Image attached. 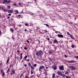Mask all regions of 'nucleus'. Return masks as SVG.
I'll return each mask as SVG.
<instances>
[{"label": "nucleus", "instance_id": "obj_1", "mask_svg": "<svg viewBox=\"0 0 78 78\" xmlns=\"http://www.w3.org/2000/svg\"><path fill=\"white\" fill-rule=\"evenodd\" d=\"M36 55L37 56H42V55H44V53L42 51H39L37 52Z\"/></svg>", "mask_w": 78, "mask_h": 78}, {"label": "nucleus", "instance_id": "obj_2", "mask_svg": "<svg viewBox=\"0 0 78 78\" xmlns=\"http://www.w3.org/2000/svg\"><path fill=\"white\" fill-rule=\"evenodd\" d=\"M45 68V66H41L39 68V70L40 72H42V69H43Z\"/></svg>", "mask_w": 78, "mask_h": 78}, {"label": "nucleus", "instance_id": "obj_3", "mask_svg": "<svg viewBox=\"0 0 78 78\" xmlns=\"http://www.w3.org/2000/svg\"><path fill=\"white\" fill-rule=\"evenodd\" d=\"M13 9H12L10 10H9L8 11V12L9 13H11V14H12V12H13Z\"/></svg>", "mask_w": 78, "mask_h": 78}, {"label": "nucleus", "instance_id": "obj_4", "mask_svg": "<svg viewBox=\"0 0 78 78\" xmlns=\"http://www.w3.org/2000/svg\"><path fill=\"white\" fill-rule=\"evenodd\" d=\"M57 73L58 75H61V76H62V72L60 71H58L57 72Z\"/></svg>", "mask_w": 78, "mask_h": 78}, {"label": "nucleus", "instance_id": "obj_5", "mask_svg": "<svg viewBox=\"0 0 78 78\" xmlns=\"http://www.w3.org/2000/svg\"><path fill=\"white\" fill-rule=\"evenodd\" d=\"M69 67L70 68H71L72 70H75V69H76V68L75 67L73 66H70Z\"/></svg>", "mask_w": 78, "mask_h": 78}, {"label": "nucleus", "instance_id": "obj_6", "mask_svg": "<svg viewBox=\"0 0 78 78\" xmlns=\"http://www.w3.org/2000/svg\"><path fill=\"white\" fill-rule=\"evenodd\" d=\"M60 70H64V66H62L59 67Z\"/></svg>", "mask_w": 78, "mask_h": 78}, {"label": "nucleus", "instance_id": "obj_7", "mask_svg": "<svg viewBox=\"0 0 78 78\" xmlns=\"http://www.w3.org/2000/svg\"><path fill=\"white\" fill-rule=\"evenodd\" d=\"M57 36L58 37H60V38L63 37H64V36H63V35H61L59 34H58Z\"/></svg>", "mask_w": 78, "mask_h": 78}, {"label": "nucleus", "instance_id": "obj_8", "mask_svg": "<svg viewBox=\"0 0 78 78\" xmlns=\"http://www.w3.org/2000/svg\"><path fill=\"white\" fill-rule=\"evenodd\" d=\"M52 67H53V68L54 70L56 69V66L55 65H53Z\"/></svg>", "mask_w": 78, "mask_h": 78}, {"label": "nucleus", "instance_id": "obj_9", "mask_svg": "<svg viewBox=\"0 0 78 78\" xmlns=\"http://www.w3.org/2000/svg\"><path fill=\"white\" fill-rule=\"evenodd\" d=\"M68 62H69V63H73V62H75V61H68Z\"/></svg>", "mask_w": 78, "mask_h": 78}, {"label": "nucleus", "instance_id": "obj_10", "mask_svg": "<svg viewBox=\"0 0 78 78\" xmlns=\"http://www.w3.org/2000/svg\"><path fill=\"white\" fill-rule=\"evenodd\" d=\"M69 70H68L67 71H66V75H67V74H69Z\"/></svg>", "mask_w": 78, "mask_h": 78}, {"label": "nucleus", "instance_id": "obj_11", "mask_svg": "<svg viewBox=\"0 0 78 78\" xmlns=\"http://www.w3.org/2000/svg\"><path fill=\"white\" fill-rule=\"evenodd\" d=\"M7 3V0H5L3 1V2L2 3L3 4L5 3Z\"/></svg>", "mask_w": 78, "mask_h": 78}, {"label": "nucleus", "instance_id": "obj_12", "mask_svg": "<svg viewBox=\"0 0 78 78\" xmlns=\"http://www.w3.org/2000/svg\"><path fill=\"white\" fill-rule=\"evenodd\" d=\"M14 11L16 14H18L19 13V11L17 10H15Z\"/></svg>", "mask_w": 78, "mask_h": 78}, {"label": "nucleus", "instance_id": "obj_13", "mask_svg": "<svg viewBox=\"0 0 78 78\" xmlns=\"http://www.w3.org/2000/svg\"><path fill=\"white\" fill-rule=\"evenodd\" d=\"M12 73L13 74H15V70H13L12 71Z\"/></svg>", "mask_w": 78, "mask_h": 78}, {"label": "nucleus", "instance_id": "obj_14", "mask_svg": "<svg viewBox=\"0 0 78 78\" xmlns=\"http://www.w3.org/2000/svg\"><path fill=\"white\" fill-rule=\"evenodd\" d=\"M2 75L3 76H4V75H5V72L3 71H2Z\"/></svg>", "mask_w": 78, "mask_h": 78}, {"label": "nucleus", "instance_id": "obj_15", "mask_svg": "<svg viewBox=\"0 0 78 78\" xmlns=\"http://www.w3.org/2000/svg\"><path fill=\"white\" fill-rule=\"evenodd\" d=\"M30 68L32 69V70H33L34 69V67L32 66L30 67Z\"/></svg>", "mask_w": 78, "mask_h": 78}, {"label": "nucleus", "instance_id": "obj_16", "mask_svg": "<svg viewBox=\"0 0 78 78\" xmlns=\"http://www.w3.org/2000/svg\"><path fill=\"white\" fill-rule=\"evenodd\" d=\"M54 43H58V41L56 40H54Z\"/></svg>", "mask_w": 78, "mask_h": 78}, {"label": "nucleus", "instance_id": "obj_17", "mask_svg": "<svg viewBox=\"0 0 78 78\" xmlns=\"http://www.w3.org/2000/svg\"><path fill=\"white\" fill-rule=\"evenodd\" d=\"M10 30L11 32H14V30H13V29L12 28H11L10 29Z\"/></svg>", "mask_w": 78, "mask_h": 78}, {"label": "nucleus", "instance_id": "obj_18", "mask_svg": "<svg viewBox=\"0 0 78 78\" xmlns=\"http://www.w3.org/2000/svg\"><path fill=\"white\" fill-rule=\"evenodd\" d=\"M48 53L49 54H52V53H53V52H51V51H49Z\"/></svg>", "mask_w": 78, "mask_h": 78}, {"label": "nucleus", "instance_id": "obj_19", "mask_svg": "<svg viewBox=\"0 0 78 78\" xmlns=\"http://www.w3.org/2000/svg\"><path fill=\"white\" fill-rule=\"evenodd\" d=\"M62 77H63V78H65L66 76L65 75V74H63L62 75Z\"/></svg>", "mask_w": 78, "mask_h": 78}, {"label": "nucleus", "instance_id": "obj_20", "mask_svg": "<svg viewBox=\"0 0 78 78\" xmlns=\"http://www.w3.org/2000/svg\"><path fill=\"white\" fill-rule=\"evenodd\" d=\"M27 57H28V56H27V55L25 56V57L24 58V59H26L27 58Z\"/></svg>", "mask_w": 78, "mask_h": 78}, {"label": "nucleus", "instance_id": "obj_21", "mask_svg": "<svg viewBox=\"0 0 78 78\" xmlns=\"http://www.w3.org/2000/svg\"><path fill=\"white\" fill-rule=\"evenodd\" d=\"M3 11H4L5 12H7V11H8V9H4Z\"/></svg>", "mask_w": 78, "mask_h": 78}, {"label": "nucleus", "instance_id": "obj_22", "mask_svg": "<svg viewBox=\"0 0 78 78\" xmlns=\"http://www.w3.org/2000/svg\"><path fill=\"white\" fill-rule=\"evenodd\" d=\"M67 34H68V35H70V36L71 35V34H70V33L68 32H67Z\"/></svg>", "mask_w": 78, "mask_h": 78}, {"label": "nucleus", "instance_id": "obj_23", "mask_svg": "<svg viewBox=\"0 0 78 78\" xmlns=\"http://www.w3.org/2000/svg\"><path fill=\"white\" fill-rule=\"evenodd\" d=\"M25 26H27V27H29V25H28V24L26 23L25 24Z\"/></svg>", "mask_w": 78, "mask_h": 78}, {"label": "nucleus", "instance_id": "obj_24", "mask_svg": "<svg viewBox=\"0 0 78 78\" xmlns=\"http://www.w3.org/2000/svg\"><path fill=\"white\" fill-rule=\"evenodd\" d=\"M7 8H8L9 9V8H11V6H10V5H7Z\"/></svg>", "mask_w": 78, "mask_h": 78}, {"label": "nucleus", "instance_id": "obj_25", "mask_svg": "<svg viewBox=\"0 0 78 78\" xmlns=\"http://www.w3.org/2000/svg\"><path fill=\"white\" fill-rule=\"evenodd\" d=\"M29 14H31V15H34V14L31 12H29Z\"/></svg>", "mask_w": 78, "mask_h": 78}, {"label": "nucleus", "instance_id": "obj_26", "mask_svg": "<svg viewBox=\"0 0 78 78\" xmlns=\"http://www.w3.org/2000/svg\"><path fill=\"white\" fill-rule=\"evenodd\" d=\"M29 66H30V67H31L32 66H31V63H29L28 65Z\"/></svg>", "mask_w": 78, "mask_h": 78}, {"label": "nucleus", "instance_id": "obj_27", "mask_svg": "<svg viewBox=\"0 0 78 78\" xmlns=\"http://www.w3.org/2000/svg\"><path fill=\"white\" fill-rule=\"evenodd\" d=\"M9 58L8 59L7 61V62H6L7 64H8V62H9Z\"/></svg>", "mask_w": 78, "mask_h": 78}, {"label": "nucleus", "instance_id": "obj_28", "mask_svg": "<svg viewBox=\"0 0 78 78\" xmlns=\"http://www.w3.org/2000/svg\"><path fill=\"white\" fill-rule=\"evenodd\" d=\"M31 74H33V70H31Z\"/></svg>", "mask_w": 78, "mask_h": 78}, {"label": "nucleus", "instance_id": "obj_29", "mask_svg": "<svg viewBox=\"0 0 78 78\" xmlns=\"http://www.w3.org/2000/svg\"><path fill=\"white\" fill-rule=\"evenodd\" d=\"M55 74H53L52 77L53 78H55Z\"/></svg>", "mask_w": 78, "mask_h": 78}, {"label": "nucleus", "instance_id": "obj_30", "mask_svg": "<svg viewBox=\"0 0 78 78\" xmlns=\"http://www.w3.org/2000/svg\"><path fill=\"white\" fill-rule=\"evenodd\" d=\"M70 36H71V39H74V38H73V37H72V35H70Z\"/></svg>", "mask_w": 78, "mask_h": 78}, {"label": "nucleus", "instance_id": "obj_31", "mask_svg": "<svg viewBox=\"0 0 78 78\" xmlns=\"http://www.w3.org/2000/svg\"><path fill=\"white\" fill-rule=\"evenodd\" d=\"M23 76V73H22L20 75V78H21L22 76Z\"/></svg>", "mask_w": 78, "mask_h": 78}, {"label": "nucleus", "instance_id": "obj_32", "mask_svg": "<svg viewBox=\"0 0 78 78\" xmlns=\"http://www.w3.org/2000/svg\"><path fill=\"white\" fill-rule=\"evenodd\" d=\"M36 66H37V64H35L33 65V66L34 67H36Z\"/></svg>", "mask_w": 78, "mask_h": 78}, {"label": "nucleus", "instance_id": "obj_33", "mask_svg": "<svg viewBox=\"0 0 78 78\" xmlns=\"http://www.w3.org/2000/svg\"><path fill=\"white\" fill-rule=\"evenodd\" d=\"M11 2L10 0H9L7 2V3H10Z\"/></svg>", "mask_w": 78, "mask_h": 78}, {"label": "nucleus", "instance_id": "obj_34", "mask_svg": "<svg viewBox=\"0 0 78 78\" xmlns=\"http://www.w3.org/2000/svg\"><path fill=\"white\" fill-rule=\"evenodd\" d=\"M49 60H50V61H52L53 60V59L52 58H49Z\"/></svg>", "mask_w": 78, "mask_h": 78}, {"label": "nucleus", "instance_id": "obj_35", "mask_svg": "<svg viewBox=\"0 0 78 78\" xmlns=\"http://www.w3.org/2000/svg\"><path fill=\"white\" fill-rule=\"evenodd\" d=\"M24 50H27V48L25 47L24 48Z\"/></svg>", "mask_w": 78, "mask_h": 78}, {"label": "nucleus", "instance_id": "obj_36", "mask_svg": "<svg viewBox=\"0 0 78 78\" xmlns=\"http://www.w3.org/2000/svg\"><path fill=\"white\" fill-rule=\"evenodd\" d=\"M9 68L8 69V70H7V73H8L9 72Z\"/></svg>", "mask_w": 78, "mask_h": 78}, {"label": "nucleus", "instance_id": "obj_37", "mask_svg": "<svg viewBox=\"0 0 78 78\" xmlns=\"http://www.w3.org/2000/svg\"><path fill=\"white\" fill-rule=\"evenodd\" d=\"M19 6H20V5H21V3L19 2Z\"/></svg>", "mask_w": 78, "mask_h": 78}, {"label": "nucleus", "instance_id": "obj_38", "mask_svg": "<svg viewBox=\"0 0 78 78\" xmlns=\"http://www.w3.org/2000/svg\"><path fill=\"white\" fill-rule=\"evenodd\" d=\"M74 57L75 58H76L78 59V56H75Z\"/></svg>", "mask_w": 78, "mask_h": 78}, {"label": "nucleus", "instance_id": "obj_39", "mask_svg": "<svg viewBox=\"0 0 78 78\" xmlns=\"http://www.w3.org/2000/svg\"><path fill=\"white\" fill-rule=\"evenodd\" d=\"M44 70L45 71H45H47V70H46V69H44Z\"/></svg>", "mask_w": 78, "mask_h": 78}, {"label": "nucleus", "instance_id": "obj_40", "mask_svg": "<svg viewBox=\"0 0 78 78\" xmlns=\"http://www.w3.org/2000/svg\"><path fill=\"white\" fill-rule=\"evenodd\" d=\"M48 41H50V38H47Z\"/></svg>", "mask_w": 78, "mask_h": 78}, {"label": "nucleus", "instance_id": "obj_41", "mask_svg": "<svg viewBox=\"0 0 78 78\" xmlns=\"http://www.w3.org/2000/svg\"><path fill=\"white\" fill-rule=\"evenodd\" d=\"M8 16H11V14H8Z\"/></svg>", "mask_w": 78, "mask_h": 78}, {"label": "nucleus", "instance_id": "obj_42", "mask_svg": "<svg viewBox=\"0 0 78 78\" xmlns=\"http://www.w3.org/2000/svg\"><path fill=\"white\" fill-rule=\"evenodd\" d=\"M20 59H22V56H21Z\"/></svg>", "mask_w": 78, "mask_h": 78}, {"label": "nucleus", "instance_id": "obj_43", "mask_svg": "<svg viewBox=\"0 0 78 78\" xmlns=\"http://www.w3.org/2000/svg\"><path fill=\"white\" fill-rule=\"evenodd\" d=\"M24 66L25 67H27V64H25Z\"/></svg>", "mask_w": 78, "mask_h": 78}, {"label": "nucleus", "instance_id": "obj_44", "mask_svg": "<svg viewBox=\"0 0 78 78\" xmlns=\"http://www.w3.org/2000/svg\"><path fill=\"white\" fill-rule=\"evenodd\" d=\"M2 9L3 10V11H4V9L3 8H2Z\"/></svg>", "mask_w": 78, "mask_h": 78}, {"label": "nucleus", "instance_id": "obj_45", "mask_svg": "<svg viewBox=\"0 0 78 78\" xmlns=\"http://www.w3.org/2000/svg\"><path fill=\"white\" fill-rule=\"evenodd\" d=\"M46 27H49V25L48 24H46Z\"/></svg>", "mask_w": 78, "mask_h": 78}, {"label": "nucleus", "instance_id": "obj_46", "mask_svg": "<svg viewBox=\"0 0 78 78\" xmlns=\"http://www.w3.org/2000/svg\"><path fill=\"white\" fill-rule=\"evenodd\" d=\"M25 78H29V77H28L27 76H26V77H25Z\"/></svg>", "mask_w": 78, "mask_h": 78}, {"label": "nucleus", "instance_id": "obj_47", "mask_svg": "<svg viewBox=\"0 0 78 78\" xmlns=\"http://www.w3.org/2000/svg\"><path fill=\"white\" fill-rule=\"evenodd\" d=\"M12 74H13V73H11L10 76H12Z\"/></svg>", "mask_w": 78, "mask_h": 78}, {"label": "nucleus", "instance_id": "obj_48", "mask_svg": "<svg viewBox=\"0 0 78 78\" xmlns=\"http://www.w3.org/2000/svg\"><path fill=\"white\" fill-rule=\"evenodd\" d=\"M13 5H14V6H16V3L14 4Z\"/></svg>", "mask_w": 78, "mask_h": 78}, {"label": "nucleus", "instance_id": "obj_49", "mask_svg": "<svg viewBox=\"0 0 78 78\" xmlns=\"http://www.w3.org/2000/svg\"><path fill=\"white\" fill-rule=\"evenodd\" d=\"M65 58H67V55H65Z\"/></svg>", "mask_w": 78, "mask_h": 78}, {"label": "nucleus", "instance_id": "obj_50", "mask_svg": "<svg viewBox=\"0 0 78 78\" xmlns=\"http://www.w3.org/2000/svg\"><path fill=\"white\" fill-rule=\"evenodd\" d=\"M23 54L22 53H21V56H22V55Z\"/></svg>", "mask_w": 78, "mask_h": 78}, {"label": "nucleus", "instance_id": "obj_51", "mask_svg": "<svg viewBox=\"0 0 78 78\" xmlns=\"http://www.w3.org/2000/svg\"><path fill=\"white\" fill-rule=\"evenodd\" d=\"M66 78H69V77H68V76H66Z\"/></svg>", "mask_w": 78, "mask_h": 78}, {"label": "nucleus", "instance_id": "obj_52", "mask_svg": "<svg viewBox=\"0 0 78 78\" xmlns=\"http://www.w3.org/2000/svg\"><path fill=\"white\" fill-rule=\"evenodd\" d=\"M18 58H19V57L18 56L16 57V59H18Z\"/></svg>", "mask_w": 78, "mask_h": 78}, {"label": "nucleus", "instance_id": "obj_53", "mask_svg": "<svg viewBox=\"0 0 78 78\" xmlns=\"http://www.w3.org/2000/svg\"><path fill=\"white\" fill-rule=\"evenodd\" d=\"M72 48H73V47H74V45H73L72 46Z\"/></svg>", "mask_w": 78, "mask_h": 78}, {"label": "nucleus", "instance_id": "obj_54", "mask_svg": "<svg viewBox=\"0 0 78 78\" xmlns=\"http://www.w3.org/2000/svg\"><path fill=\"white\" fill-rule=\"evenodd\" d=\"M27 61H30V59H27L26 60Z\"/></svg>", "mask_w": 78, "mask_h": 78}, {"label": "nucleus", "instance_id": "obj_55", "mask_svg": "<svg viewBox=\"0 0 78 78\" xmlns=\"http://www.w3.org/2000/svg\"><path fill=\"white\" fill-rule=\"evenodd\" d=\"M17 52H18V53H19V52H20V51H19V50H18V51H17Z\"/></svg>", "mask_w": 78, "mask_h": 78}, {"label": "nucleus", "instance_id": "obj_56", "mask_svg": "<svg viewBox=\"0 0 78 78\" xmlns=\"http://www.w3.org/2000/svg\"><path fill=\"white\" fill-rule=\"evenodd\" d=\"M12 38L13 39V40H14V37H12Z\"/></svg>", "mask_w": 78, "mask_h": 78}, {"label": "nucleus", "instance_id": "obj_57", "mask_svg": "<svg viewBox=\"0 0 78 78\" xmlns=\"http://www.w3.org/2000/svg\"><path fill=\"white\" fill-rule=\"evenodd\" d=\"M27 42H28V43H29V42H29V41H27Z\"/></svg>", "mask_w": 78, "mask_h": 78}, {"label": "nucleus", "instance_id": "obj_58", "mask_svg": "<svg viewBox=\"0 0 78 78\" xmlns=\"http://www.w3.org/2000/svg\"><path fill=\"white\" fill-rule=\"evenodd\" d=\"M18 17H20V15H18Z\"/></svg>", "mask_w": 78, "mask_h": 78}, {"label": "nucleus", "instance_id": "obj_59", "mask_svg": "<svg viewBox=\"0 0 78 78\" xmlns=\"http://www.w3.org/2000/svg\"><path fill=\"white\" fill-rule=\"evenodd\" d=\"M24 31H27V29H25V30H24Z\"/></svg>", "mask_w": 78, "mask_h": 78}, {"label": "nucleus", "instance_id": "obj_60", "mask_svg": "<svg viewBox=\"0 0 78 78\" xmlns=\"http://www.w3.org/2000/svg\"><path fill=\"white\" fill-rule=\"evenodd\" d=\"M1 30H0V35H1Z\"/></svg>", "mask_w": 78, "mask_h": 78}, {"label": "nucleus", "instance_id": "obj_61", "mask_svg": "<svg viewBox=\"0 0 78 78\" xmlns=\"http://www.w3.org/2000/svg\"><path fill=\"white\" fill-rule=\"evenodd\" d=\"M45 32L46 33H47V30H45Z\"/></svg>", "mask_w": 78, "mask_h": 78}, {"label": "nucleus", "instance_id": "obj_62", "mask_svg": "<svg viewBox=\"0 0 78 78\" xmlns=\"http://www.w3.org/2000/svg\"><path fill=\"white\" fill-rule=\"evenodd\" d=\"M8 19H9V18H10L9 16H8Z\"/></svg>", "mask_w": 78, "mask_h": 78}, {"label": "nucleus", "instance_id": "obj_63", "mask_svg": "<svg viewBox=\"0 0 78 78\" xmlns=\"http://www.w3.org/2000/svg\"><path fill=\"white\" fill-rule=\"evenodd\" d=\"M21 25H19V26H18V27H21Z\"/></svg>", "mask_w": 78, "mask_h": 78}, {"label": "nucleus", "instance_id": "obj_64", "mask_svg": "<svg viewBox=\"0 0 78 78\" xmlns=\"http://www.w3.org/2000/svg\"><path fill=\"white\" fill-rule=\"evenodd\" d=\"M48 69V67H46V69Z\"/></svg>", "mask_w": 78, "mask_h": 78}]
</instances>
